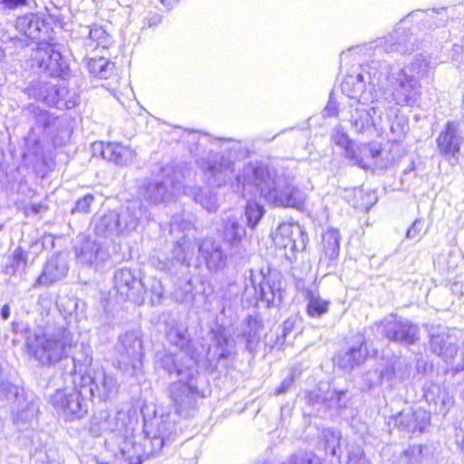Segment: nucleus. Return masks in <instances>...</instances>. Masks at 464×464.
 Masks as SVG:
<instances>
[{
    "label": "nucleus",
    "mask_w": 464,
    "mask_h": 464,
    "mask_svg": "<svg viewBox=\"0 0 464 464\" xmlns=\"http://www.w3.org/2000/svg\"><path fill=\"white\" fill-rule=\"evenodd\" d=\"M265 208L262 204L248 199L245 208V216L247 226L254 229L265 215Z\"/></svg>",
    "instance_id": "3c124183"
},
{
    "label": "nucleus",
    "mask_w": 464,
    "mask_h": 464,
    "mask_svg": "<svg viewBox=\"0 0 464 464\" xmlns=\"http://www.w3.org/2000/svg\"><path fill=\"white\" fill-rule=\"evenodd\" d=\"M153 219L150 208L141 200L134 199L105 213L100 217H94L92 220L93 230L97 237H113L128 236L143 222Z\"/></svg>",
    "instance_id": "6e6552de"
},
{
    "label": "nucleus",
    "mask_w": 464,
    "mask_h": 464,
    "mask_svg": "<svg viewBox=\"0 0 464 464\" xmlns=\"http://www.w3.org/2000/svg\"><path fill=\"white\" fill-rule=\"evenodd\" d=\"M101 421H98V418L94 417L92 420V430L93 432H121V428H119L118 423L114 422L116 417H111L108 412H102L100 414Z\"/></svg>",
    "instance_id": "603ef678"
},
{
    "label": "nucleus",
    "mask_w": 464,
    "mask_h": 464,
    "mask_svg": "<svg viewBox=\"0 0 464 464\" xmlns=\"http://www.w3.org/2000/svg\"><path fill=\"white\" fill-rule=\"evenodd\" d=\"M166 337L169 343L183 352L189 362L200 363L203 353H205L204 345L192 340L188 334V329L179 325H170L166 331Z\"/></svg>",
    "instance_id": "bb28decb"
},
{
    "label": "nucleus",
    "mask_w": 464,
    "mask_h": 464,
    "mask_svg": "<svg viewBox=\"0 0 464 464\" xmlns=\"http://www.w3.org/2000/svg\"><path fill=\"white\" fill-rule=\"evenodd\" d=\"M366 43L361 45L353 46L340 53L341 63L353 58L356 62H366L343 78L341 83L342 92L354 102L369 103V101L377 98L381 92H390L393 88V82H396L400 73H406L405 70H394L391 64L384 61V55L392 58H397L401 54H390L382 52L381 54H375L373 49L366 52H359V48L373 44L378 40Z\"/></svg>",
    "instance_id": "7ed1b4c3"
},
{
    "label": "nucleus",
    "mask_w": 464,
    "mask_h": 464,
    "mask_svg": "<svg viewBox=\"0 0 464 464\" xmlns=\"http://www.w3.org/2000/svg\"><path fill=\"white\" fill-rule=\"evenodd\" d=\"M422 390L423 398L430 406H434L435 411L445 415L454 403L453 397L433 382H426L423 384Z\"/></svg>",
    "instance_id": "58836bf2"
},
{
    "label": "nucleus",
    "mask_w": 464,
    "mask_h": 464,
    "mask_svg": "<svg viewBox=\"0 0 464 464\" xmlns=\"http://www.w3.org/2000/svg\"><path fill=\"white\" fill-rule=\"evenodd\" d=\"M155 362L169 376L178 377L168 387L175 412L182 418L192 416L197 410L198 401L210 393L208 378L198 371L200 363L192 364L186 356L167 351L157 353Z\"/></svg>",
    "instance_id": "20e7f679"
},
{
    "label": "nucleus",
    "mask_w": 464,
    "mask_h": 464,
    "mask_svg": "<svg viewBox=\"0 0 464 464\" xmlns=\"http://www.w3.org/2000/svg\"><path fill=\"white\" fill-rule=\"evenodd\" d=\"M245 295H254L255 304L264 302L267 306L279 305L283 299L282 275L276 270H250Z\"/></svg>",
    "instance_id": "9d476101"
},
{
    "label": "nucleus",
    "mask_w": 464,
    "mask_h": 464,
    "mask_svg": "<svg viewBox=\"0 0 464 464\" xmlns=\"http://www.w3.org/2000/svg\"><path fill=\"white\" fill-rule=\"evenodd\" d=\"M350 204L355 208H362L369 210L377 201L373 193L364 192L362 188H353V189H346Z\"/></svg>",
    "instance_id": "37998d69"
},
{
    "label": "nucleus",
    "mask_w": 464,
    "mask_h": 464,
    "mask_svg": "<svg viewBox=\"0 0 464 464\" xmlns=\"http://www.w3.org/2000/svg\"><path fill=\"white\" fill-rule=\"evenodd\" d=\"M376 332L391 342L403 346L416 343L420 339V328L411 321L392 314L382 320L374 323Z\"/></svg>",
    "instance_id": "f3484780"
},
{
    "label": "nucleus",
    "mask_w": 464,
    "mask_h": 464,
    "mask_svg": "<svg viewBox=\"0 0 464 464\" xmlns=\"http://www.w3.org/2000/svg\"><path fill=\"white\" fill-rule=\"evenodd\" d=\"M282 464H322L320 458L313 452L300 451L293 454L286 461Z\"/></svg>",
    "instance_id": "6e6d98bb"
},
{
    "label": "nucleus",
    "mask_w": 464,
    "mask_h": 464,
    "mask_svg": "<svg viewBox=\"0 0 464 464\" xmlns=\"http://www.w3.org/2000/svg\"><path fill=\"white\" fill-rule=\"evenodd\" d=\"M180 140L188 145L190 154L209 188L183 186L182 193L190 197L209 213L218 209V194L210 188L227 184L240 191L243 197L257 194L276 208H300L306 198L295 184V177L283 169L262 163H247L236 173V160L245 154L241 140L213 137L197 130H181Z\"/></svg>",
    "instance_id": "f257e3e1"
},
{
    "label": "nucleus",
    "mask_w": 464,
    "mask_h": 464,
    "mask_svg": "<svg viewBox=\"0 0 464 464\" xmlns=\"http://www.w3.org/2000/svg\"><path fill=\"white\" fill-rule=\"evenodd\" d=\"M28 110L34 118V126L32 128V131L45 136H54L57 134L58 128L61 125L58 116L34 104H30Z\"/></svg>",
    "instance_id": "e433bc0d"
},
{
    "label": "nucleus",
    "mask_w": 464,
    "mask_h": 464,
    "mask_svg": "<svg viewBox=\"0 0 464 464\" xmlns=\"http://www.w3.org/2000/svg\"><path fill=\"white\" fill-rule=\"evenodd\" d=\"M75 257L79 264L86 266H102L110 258L109 251L96 241L87 238L74 246Z\"/></svg>",
    "instance_id": "7c9ffc66"
},
{
    "label": "nucleus",
    "mask_w": 464,
    "mask_h": 464,
    "mask_svg": "<svg viewBox=\"0 0 464 464\" xmlns=\"http://www.w3.org/2000/svg\"><path fill=\"white\" fill-rule=\"evenodd\" d=\"M114 288L117 294L126 301L137 305L145 302L146 291L143 289V279L135 270L130 268L117 269L113 276Z\"/></svg>",
    "instance_id": "4be33fe9"
},
{
    "label": "nucleus",
    "mask_w": 464,
    "mask_h": 464,
    "mask_svg": "<svg viewBox=\"0 0 464 464\" xmlns=\"http://www.w3.org/2000/svg\"><path fill=\"white\" fill-rule=\"evenodd\" d=\"M306 302V314L311 318H321L329 311L330 301L321 297L316 285H297Z\"/></svg>",
    "instance_id": "c9c22d12"
},
{
    "label": "nucleus",
    "mask_w": 464,
    "mask_h": 464,
    "mask_svg": "<svg viewBox=\"0 0 464 464\" xmlns=\"http://www.w3.org/2000/svg\"><path fill=\"white\" fill-rule=\"evenodd\" d=\"M393 82V88L383 93L382 123L378 130H390L392 140L401 141L409 130V121L400 114L401 107H414L421 96V85L417 80L407 73H400Z\"/></svg>",
    "instance_id": "423d86ee"
},
{
    "label": "nucleus",
    "mask_w": 464,
    "mask_h": 464,
    "mask_svg": "<svg viewBox=\"0 0 464 464\" xmlns=\"http://www.w3.org/2000/svg\"><path fill=\"white\" fill-rule=\"evenodd\" d=\"M263 334L264 325L261 320L251 315L247 316L240 336L246 343V351L251 354L256 353Z\"/></svg>",
    "instance_id": "a19ab883"
},
{
    "label": "nucleus",
    "mask_w": 464,
    "mask_h": 464,
    "mask_svg": "<svg viewBox=\"0 0 464 464\" xmlns=\"http://www.w3.org/2000/svg\"><path fill=\"white\" fill-rule=\"evenodd\" d=\"M162 22V14L152 9L144 10L141 19V30L155 28Z\"/></svg>",
    "instance_id": "13d9d810"
},
{
    "label": "nucleus",
    "mask_w": 464,
    "mask_h": 464,
    "mask_svg": "<svg viewBox=\"0 0 464 464\" xmlns=\"http://www.w3.org/2000/svg\"><path fill=\"white\" fill-rule=\"evenodd\" d=\"M362 381L368 389H372L382 383L377 368L365 372L362 376Z\"/></svg>",
    "instance_id": "69168bd1"
},
{
    "label": "nucleus",
    "mask_w": 464,
    "mask_h": 464,
    "mask_svg": "<svg viewBox=\"0 0 464 464\" xmlns=\"http://www.w3.org/2000/svg\"><path fill=\"white\" fill-rule=\"evenodd\" d=\"M27 266V254L22 247L14 249L9 256L8 262L5 267V273L9 276H14L25 271Z\"/></svg>",
    "instance_id": "de8ad7c7"
},
{
    "label": "nucleus",
    "mask_w": 464,
    "mask_h": 464,
    "mask_svg": "<svg viewBox=\"0 0 464 464\" xmlns=\"http://www.w3.org/2000/svg\"><path fill=\"white\" fill-rule=\"evenodd\" d=\"M68 270L69 267L65 259L60 255H53L46 261L41 275L34 283L33 287L50 286L63 279L67 276Z\"/></svg>",
    "instance_id": "2f4dec72"
},
{
    "label": "nucleus",
    "mask_w": 464,
    "mask_h": 464,
    "mask_svg": "<svg viewBox=\"0 0 464 464\" xmlns=\"http://www.w3.org/2000/svg\"><path fill=\"white\" fill-rule=\"evenodd\" d=\"M77 379L91 400L93 398L101 401L111 400L118 393L120 387L115 374L102 367L90 368Z\"/></svg>",
    "instance_id": "2eb2a0df"
},
{
    "label": "nucleus",
    "mask_w": 464,
    "mask_h": 464,
    "mask_svg": "<svg viewBox=\"0 0 464 464\" xmlns=\"http://www.w3.org/2000/svg\"><path fill=\"white\" fill-rule=\"evenodd\" d=\"M396 381H403L410 375L411 365L403 358L392 360Z\"/></svg>",
    "instance_id": "bf43d9fd"
},
{
    "label": "nucleus",
    "mask_w": 464,
    "mask_h": 464,
    "mask_svg": "<svg viewBox=\"0 0 464 464\" xmlns=\"http://www.w3.org/2000/svg\"><path fill=\"white\" fill-rule=\"evenodd\" d=\"M332 140L336 146L340 147L343 150V153L353 143V141L350 140L348 135L341 129L334 130V133L332 134Z\"/></svg>",
    "instance_id": "052dcab7"
},
{
    "label": "nucleus",
    "mask_w": 464,
    "mask_h": 464,
    "mask_svg": "<svg viewBox=\"0 0 464 464\" xmlns=\"http://www.w3.org/2000/svg\"><path fill=\"white\" fill-rule=\"evenodd\" d=\"M342 438L341 431L337 429L328 428L322 432V440L324 443V450L331 456L340 458V440Z\"/></svg>",
    "instance_id": "09e8293b"
},
{
    "label": "nucleus",
    "mask_w": 464,
    "mask_h": 464,
    "mask_svg": "<svg viewBox=\"0 0 464 464\" xmlns=\"http://www.w3.org/2000/svg\"><path fill=\"white\" fill-rule=\"evenodd\" d=\"M194 230L191 221L185 218H174L169 224L171 235L181 232L182 236L175 242L171 255L167 261H158L157 268L172 276L181 274L174 281L173 298L179 303L192 302L195 298L192 276L189 273L190 261L195 253V245L190 232Z\"/></svg>",
    "instance_id": "39448f33"
},
{
    "label": "nucleus",
    "mask_w": 464,
    "mask_h": 464,
    "mask_svg": "<svg viewBox=\"0 0 464 464\" xmlns=\"http://www.w3.org/2000/svg\"><path fill=\"white\" fill-rule=\"evenodd\" d=\"M61 88L62 85L53 84L50 82L33 81L26 87L25 93L29 97L57 108V103L65 104L62 100H59Z\"/></svg>",
    "instance_id": "f704fd0d"
},
{
    "label": "nucleus",
    "mask_w": 464,
    "mask_h": 464,
    "mask_svg": "<svg viewBox=\"0 0 464 464\" xmlns=\"http://www.w3.org/2000/svg\"><path fill=\"white\" fill-rule=\"evenodd\" d=\"M192 226L194 230L190 232V236L194 235L193 243L195 246H198V258L204 262L206 268L210 273H218L225 269L228 256L221 243L213 237H206L196 244V227Z\"/></svg>",
    "instance_id": "5701e85b"
},
{
    "label": "nucleus",
    "mask_w": 464,
    "mask_h": 464,
    "mask_svg": "<svg viewBox=\"0 0 464 464\" xmlns=\"http://www.w3.org/2000/svg\"><path fill=\"white\" fill-rule=\"evenodd\" d=\"M425 221L421 218H417L411 226L408 228L406 237L408 239H419L425 234L424 230Z\"/></svg>",
    "instance_id": "680f3d73"
},
{
    "label": "nucleus",
    "mask_w": 464,
    "mask_h": 464,
    "mask_svg": "<svg viewBox=\"0 0 464 464\" xmlns=\"http://www.w3.org/2000/svg\"><path fill=\"white\" fill-rule=\"evenodd\" d=\"M453 11L452 14H458V16L452 18L448 27L449 11L446 7L412 11L392 33L379 37L373 44L360 47L359 52L373 49L377 55L382 52L405 55L419 49L442 50L444 44L456 39L459 41L452 44L451 58L459 62L464 50V0Z\"/></svg>",
    "instance_id": "f03ea898"
},
{
    "label": "nucleus",
    "mask_w": 464,
    "mask_h": 464,
    "mask_svg": "<svg viewBox=\"0 0 464 464\" xmlns=\"http://www.w3.org/2000/svg\"><path fill=\"white\" fill-rule=\"evenodd\" d=\"M143 289L146 291V295L150 294L151 305L156 306L162 304L165 299V289L161 280L155 276L145 277Z\"/></svg>",
    "instance_id": "a18cd8bd"
},
{
    "label": "nucleus",
    "mask_w": 464,
    "mask_h": 464,
    "mask_svg": "<svg viewBox=\"0 0 464 464\" xmlns=\"http://www.w3.org/2000/svg\"><path fill=\"white\" fill-rule=\"evenodd\" d=\"M341 234L336 228H328L322 235L318 271L324 276L334 273L339 263Z\"/></svg>",
    "instance_id": "a878e982"
},
{
    "label": "nucleus",
    "mask_w": 464,
    "mask_h": 464,
    "mask_svg": "<svg viewBox=\"0 0 464 464\" xmlns=\"http://www.w3.org/2000/svg\"><path fill=\"white\" fill-rule=\"evenodd\" d=\"M140 330L128 331L118 337L115 345L118 368L126 375L137 376L141 372L144 358Z\"/></svg>",
    "instance_id": "f8f14e48"
},
{
    "label": "nucleus",
    "mask_w": 464,
    "mask_h": 464,
    "mask_svg": "<svg viewBox=\"0 0 464 464\" xmlns=\"http://www.w3.org/2000/svg\"><path fill=\"white\" fill-rule=\"evenodd\" d=\"M89 72L95 77L101 79L109 78L114 72L115 64L102 56L90 58L87 63Z\"/></svg>",
    "instance_id": "49530a36"
},
{
    "label": "nucleus",
    "mask_w": 464,
    "mask_h": 464,
    "mask_svg": "<svg viewBox=\"0 0 464 464\" xmlns=\"http://www.w3.org/2000/svg\"><path fill=\"white\" fill-rule=\"evenodd\" d=\"M464 142V124L459 121H448L445 130L437 138L440 154L448 158L459 159L461 144Z\"/></svg>",
    "instance_id": "c756f323"
},
{
    "label": "nucleus",
    "mask_w": 464,
    "mask_h": 464,
    "mask_svg": "<svg viewBox=\"0 0 464 464\" xmlns=\"http://www.w3.org/2000/svg\"><path fill=\"white\" fill-rule=\"evenodd\" d=\"M305 400L318 412L333 411L338 415L344 412L349 402L347 392L337 390L311 391L306 393Z\"/></svg>",
    "instance_id": "393cba45"
},
{
    "label": "nucleus",
    "mask_w": 464,
    "mask_h": 464,
    "mask_svg": "<svg viewBox=\"0 0 464 464\" xmlns=\"http://www.w3.org/2000/svg\"><path fill=\"white\" fill-rule=\"evenodd\" d=\"M73 388L57 390L50 398V403L65 421L82 419L92 401L77 378H73Z\"/></svg>",
    "instance_id": "9b49d317"
},
{
    "label": "nucleus",
    "mask_w": 464,
    "mask_h": 464,
    "mask_svg": "<svg viewBox=\"0 0 464 464\" xmlns=\"http://www.w3.org/2000/svg\"><path fill=\"white\" fill-rule=\"evenodd\" d=\"M16 30L27 40H23L18 37L11 38L16 45L19 44L21 46L27 45L28 40L34 43L40 44L44 41H51L53 36V29L46 20L37 14L29 13L24 15L18 16L15 20Z\"/></svg>",
    "instance_id": "6ab92c4d"
},
{
    "label": "nucleus",
    "mask_w": 464,
    "mask_h": 464,
    "mask_svg": "<svg viewBox=\"0 0 464 464\" xmlns=\"http://www.w3.org/2000/svg\"><path fill=\"white\" fill-rule=\"evenodd\" d=\"M59 100H62L66 104L57 103V109L68 110L74 108L78 104L79 96L74 91H70L66 86L62 85Z\"/></svg>",
    "instance_id": "4d7b16f0"
},
{
    "label": "nucleus",
    "mask_w": 464,
    "mask_h": 464,
    "mask_svg": "<svg viewBox=\"0 0 464 464\" xmlns=\"http://www.w3.org/2000/svg\"><path fill=\"white\" fill-rule=\"evenodd\" d=\"M296 376V370L292 368L288 375L281 382L280 385L276 389V394L280 395L286 392L294 384Z\"/></svg>",
    "instance_id": "774afa93"
},
{
    "label": "nucleus",
    "mask_w": 464,
    "mask_h": 464,
    "mask_svg": "<svg viewBox=\"0 0 464 464\" xmlns=\"http://www.w3.org/2000/svg\"><path fill=\"white\" fill-rule=\"evenodd\" d=\"M368 356V351L365 346V337L362 334H357L352 344L347 351L340 353L336 356V363L343 370H352L355 366L362 364Z\"/></svg>",
    "instance_id": "473e14b6"
},
{
    "label": "nucleus",
    "mask_w": 464,
    "mask_h": 464,
    "mask_svg": "<svg viewBox=\"0 0 464 464\" xmlns=\"http://www.w3.org/2000/svg\"><path fill=\"white\" fill-rule=\"evenodd\" d=\"M218 235L230 248L237 247L246 237V229L235 216L223 218Z\"/></svg>",
    "instance_id": "ea45409f"
},
{
    "label": "nucleus",
    "mask_w": 464,
    "mask_h": 464,
    "mask_svg": "<svg viewBox=\"0 0 464 464\" xmlns=\"http://www.w3.org/2000/svg\"><path fill=\"white\" fill-rule=\"evenodd\" d=\"M92 362V349L87 343H73L72 340V348L70 349L67 358H64L62 363V369L65 373L74 375L79 378L89 371Z\"/></svg>",
    "instance_id": "c85d7f7f"
},
{
    "label": "nucleus",
    "mask_w": 464,
    "mask_h": 464,
    "mask_svg": "<svg viewBox=\"0 0 464 464\" xmlns=\"http://www.w3.org/2000/svg\"><path fill=\"white\" fill-rule=\"evenodd\" d=\"M93 200L94 197L92 194H86L76 201L75 207L72 209V213H89L90 207Z\"/></svg>",
    "instance_id": "e2e57ef3"
},
{
    "label": "nucleus",
    "mask_w": 464,
    "mask_h": 464,
    "mask_svg": "<svg viewBox=\"0 0 464 464\" xmlns=\"http://www.w3.org/2000/svg\"><path fill=\"white\" fill-rule=\"evenodd\" d=\"M93 150L95 152L99 151L102 159L121 166L131 163L135 156L134 150L129 146L114 142L94 143Z\"/></svg>",
    "instance_id": "72a5a7b5"
},
{
    "label": "nucleus",
    "mask_w": 464,
    "mask_h": 464,
    "mask_svg": "<svg viewBox=\"0 0 464 464\" xmlns=\"http://www.w3.org/2000/svg\"><path fill=\"white\" fill-rule=\"evenodd\" d=\"M381 155L382 150L377 143L357 144L353 142L343 153V157L352 165L365 170L385 167L380 162Z\"/></svg>",
    "instance_id": "cd10ccee"
},
{
    "label": "nucleus",
    "mask_w": 464,
    "mask_h": 464,
    "mask_svg": "<svg viewBox=\"0 0 464 464\" xmlns=\"http://www.w3.org/2000/svg\"><path fill=\"white\" fill-rule=\"evenodd\" d=\"M429 455V447L425 444L409 445L399 457L401 464H421Z\"/></svg>",
    "instance_id": "c03bdc74"
},
{
    "label": "nucleus",
    "mask_w": 464,
    "mask_h": 464,
    "mask_svg": "<svg viewBox=\"0 0 464 464\" xmlns=\"http://www.w3.org/2000/svg\"><path fill=\"white\" fill-rule=\"evenodd\" d=\"M458 336L455 329L432 328L430 334V345L433 353L439 355L447 363H452L451 371L457 373L464 370V343L459 348L460 362L452 361L458 353Z\"/></svg>",
    "instance_id": "dca6fc26"
},
{
    "label": "nucleus",
    "mask_w": 464,
    "mask_h": 464,
    "mask_svg": "<svg viewBox=\"0 0 464 464\" xmlns=\"http://www.w3.org/2000/svg\"><path fill=\"white\" fill-rule=\"evenodd\" d=\"M346 464H372L361 445H351L347 450Z\"/></svg>",
    "instance_id": "5fc2aeb1"
},
{
    "label": "nucleus",
    "mask_w": 464,
    "mask_h": 464,
    "mask_svg": "<svg viewBox=\"0 0 464 464\" xmlns=\"http://www.w3.org/2000/svg\"><path fill=\"white\" fill-rule=\"evenodd\" d=\"M13 332L26 334L25 346L28 354L43 366H56L64 362L72 348V335L66 329H60L52 334L34 331L31 333L27 326L13 322Z\"/></svg>",
    "instance_id": "0eeeda50"
},
{
    "label": "nucleus",
    "mask_w": 464,
    "mask_h": 464,
    "mask_svg": "<svg viewBox=\"0 0 464 464\" xmlns=\"http://www.w3.org/2000/svg\"><path fill=\"white\" fill-rule=\"evenodd\" d=\"M419 166L411 160L409 166L403 169L401 177V185L407 189L419 186L421 177L419 175Z\"/></svg>",
    "instance_id": "864d4df0"
},
{
    "label": "nucleus",
    "mask_w": 464,
    "mask_h": 464,
    "mask_svg": "<svg viewBox=\"0 0 464 464\" xmlns=\"http://www.w3.org/2000/svg\"><path fill=\"white\" fill-rule=\"evenodd\" d=\"M211 334V343L205 355H202L199 364V368H203L208 373L229 368L237 356L236 342L224 328L212 329Z\"/></svg>",
    "instance_id": "1a4fd4ad"
},
{
    "label": "nucleus",
    "mask_w": 464,
    "mask_h": 464,
    "mask_svg": "<svg viewBox=\"0 0 464 464\" xmlns=\"http://www.w3.org/2000/svg\"><path fill=\"white\" fill-rule=\"evenodd\" d=\"M57 47L58 44L54 35L52 36L51 41L37 44L36 47L32 49V68H36L39 72L50 77H63L66 75L69 72V66Z\"/></svg>",
    "instance_id": "4468645a"
},
{
    "label": "nucleus",
    "mask_w": 464,
    "mask_h": 464,
    "mask_svg": "<svg viewBox=\"0 0 464 464\" xmlns=\"http://www.w3.org/2000/svg\"><path fill=\"white\" fill-rule=\"evenodd\" d=\"M119 454L127 464H141L142 459L140 447L136 446L131 439L125 438L122 445L120 447Z\"/></svg>",
    "instance_id": "8fccbe9b"
},
{
    "label": "nucleus",
    "mask_w": 464,
    "mask_h": 464,
    "mask_svg": "<svg viewBox=\"0 0 464 464\" xmlns=\"http://www.w3.org/2000/svg\"><path fill=\"white\" fill-rule=\"evenodd\" d=\"M294 322L291 320H285L282 325L278 327V331H280L279 335L276 340L277 346H283L286 341L287 335L293 331Z\"/></svg>",
    "instance_id": "338daca9"
},
{
    "label": "nucleus",
    "mask_w": 464,
    "mask_h": 464,
    "mask_svg": "<svg viewBox=\"0 0 464 464\" xmlns=\"http://www.w3.org/2000/svg\"><path fill=\"white\" fill-rule=\"evenodd\" d=\"M440 63L441 61L437 57L420 53L415 55L413 60L407 66L401 68L391 65V68L392 71L405 70V72L408 75L413 76L420 85V80L428 77Z\"/></svg>",
    "instance_id": "4c0bfd02"
},
{
    "label": "nucleus",
    "mask_w": 464,
    "mask_h": 464,
    "mask_svg": "<svg viewBox=\"0 0 464 464\" xmlns=\"http://www.w3.org/2000/svg\"><path fill=\"white\" fill-rule=\"evenodd\" d=\"M72 36L82 41L86 52L107 50L113 44L112 36L102 25L96 23L75 24L72 30Z\"/></svg>",
    "instance_id": "b1692460"
},
{
    "label": "nucleus",
    "mask_w": 464,
    "mask_h": 464,
    "mask_svg": "<svg viewBox=\"0 0 464 464\" xmlns=\"http://www.w3.org/2000/svg\"><path fill=\"white\" fill-rule=\"evenodd\" d=\"M430 423V414L422 408H408L391 416L387 420L390 429H398L404 435L418 437Z\"/></svg>",
    "instance_id": "aec40b11"
},
{
    "label": "nucleus",
    "mask_w": 464,
    "mask_h": 464,
    "mask_svg": "<svg viewBox=\"0 0 464 464\" xmlns=\"http://www.w3.org/2000/svg\"><path fill=\"white\" fill-rule=\"evenodd\" d=\"M276 247L284 251L283 256L292 261L295 255L306 246V237L303 228L296 222H283L273 237Z\"/></svg>",
    "instance_id": "412c9836"
},
{
    "label": "nucleus",
    "mask_w": 464,
    "mask_h": 464,
    "mask_svg": "<svg viewBox=\"0 0 464 464\" xmlns=\"http://www.w3.org/2000/svg\"><path fill=\"white\" fill-rule=\"evenodd\" d=\"M377 369L382 382L396 381L392 360L386 362L383 365L379 366Z\"/></svg>",
    "instance_id": "0e129e2a"
},
{
    "label": "nucleus",
    "mask_w": 464,
    "mask_h": 464,
    "mask_svg": "<svg viewBox=\"0 0 464 464\" xmlns=\"http://www.w3.org/2000/svg\"><path fill=\"white\" fill-rule=\"evenodd\" d=\"M182 187L178 173L172 168H163L160 177L144 182L140 195L141 201L157 206L172 200L177 194L182 192Z\"/></svg>",
    "instance_id": "ddd939ff"
},
{
    "label": "nucleus",
    "mask_w": 464,
    "mask_h": 464,
    "mask_svg": "<svg viewBox=\"0 0 464 464\" xmlns=\"http://www.w3.org/2000/svg\"><path fill=\"white\" fill-rule=\"evenodd\" d=\"M157 421V430L153 433L152 443L157 446L160 450L167 443H170L175 440L176 428L175 423L169 420V416L166 420L161 418L160 421Z\"/></svg>",
    "instance_id": "79ce46f5"
},
{
    "label": "nucleus",
    "mask_w": 464,
    "mask_h": 464,
    "mask_svg": "<svg viewBox=\"0 0 464 464\" xmlns=\"http://www.w3.org/2000/svg\"><path fill=\"white\" fill-rule=\"evenodd\" d=\"M383 93L381 92L377 98L369 101V103L354 102L351 104L349 122L358 133L367 131L373 128L378 130L383 122L382 120L383 107Z\"/></svg>",
    "instance_id": "a211bd4d"
}]
</instances>
